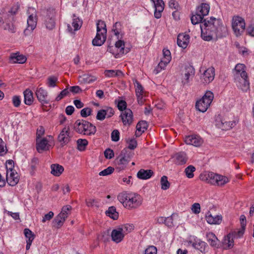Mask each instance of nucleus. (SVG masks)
I'll use <instances>...</instances> for the list:
<instances>
[{"label":"nucleus","instance_id":"obj_48","mask_svg":"<svg viewBox=\"0 0 254 254\" xmlns=\"http://www.w3.org/2000/svg\"><path fill=\"white\" fill-rule=\"evenodd\" d=\"M122 73L120 70H106L105 71V76L109 77L118 76L122 75Z\"/></svg>","mask_w":254,"mask_h":254},{"label":"nucleus","instance_id":"obj_27","mask_svg":"<svg viewBox=\"0 0 254 254\" xmlns=\"http://www.w3.org/2000/svg\"><path fill=\"white\" fill-rule=\"evenodd\" d=\"M153 175V172L151 170L140 169L137 173V177L141 180H147L150 178Z\"/></svg>","mask_w":254,"mask_h":254},{"label":"nucleus","instance_id":"obj_51","mask_svg":"<svg viewBox=\"0 0 254 254\" xmlns=\"http://www.w3.org/2000/svg\"><path fill=\"white\" fill-rule=\"evenodd\" d=\"M97 79L96 77L89 74H84L82 77V82L90 83Z\"/></svg>","mask_w":254,"mask_h":254},{"label":"nucleus","instance_id":"obj_4","mask_svg":"<svg viewBox=\"0 0 254 254\" xmlns=\"http://www.w3.org/2000/svg\"><path fill=\"white\" fill-rule=\"evenodd\" d=\"M214 98L213 93L207 91L201 99L197 101L195 104L196 109L201 112L206 111Z\"/></svg>","mask_w":254,"mask_h":254},{"label":"nucleus","instance_id":"obj_10","mask_svg":"<svg viewBox=\"0 0 254 254\" xmlns=\"http://www.w3.org/2000/svg\"><path fill=\"white\" fill-rule=\"evenodd\" d=\"M195 74L194 68L191 65L186 66L182 72V82L184 85L188 84L190 82V78L193 77Z\"/></svg>","mask_w":254,"mask_h":254},{"label":"nucleus","instance_id":"obj_52","mask_svg":"<svg viewBox=\"0 0 254 254\" xmlns=\"http://www.w3.org/2000/svg\"><path fill=\"white\" fill-rule=\"evenodd\" d=\"M195 168L192 165H190L188 167H187L185 170V172L186 173L187 177L188 178H193L194 176L193 172L195 171Z\"/></svg>","mask_w":254,"mask_h":254},{"label":"nucleus","instance_id":"obj_3","mask_svg":"<svg viewBox=\"0 0 254 254\" xmlns=\"http://www.w3.org/2000/svg\"><path fill=\"white\" fill-rule=\"evenodd\" d=\"M200 179L211 185L222 186L228 182V179L223 176L215 174L213 172H206L201 174Z\"/></svg>","mask_w":254,"mask_h":254},{"label":"nucleus","instance_id":"obj_37","mask_svg":"<svg viewBox=\"0 0 254 254\" xmlns=\"http://www.w3.org/2000/svg\"><path fill=\"white\" fill-rule=\"evenodd\" d=\"M209 5L207 3H203L200 6H198L196 10L198 13L201 14V16H204L207 15L209 11Z\"/></svg>","mask_w":254,"mask_h":254},{"label":"nucleus","instance_id":"obj_20","mask_svg":"<svg viewBox=\"0 0 254 254\" xmlns=\"http://www.w3.org/2000/svg\"><path fill=\"white\" fill-rule=\"evenodd\" d=\"M48 141L44 138L42 139L36 138V149L39 153H42L43 151L48 150Z\"/></svg>","mask_w":254,"mask_h":254},{"label":"nucleus","instance_id":"obj_62","mask_svg":"<svg viewBox=\"0 0 254 254\" xmlns=\"http://www.w3.org/2000/svg\"><path fill=\"white\" fill-rule=\"evenodd\" d=\"M14 167V161L12 160H8L6 162V169L7 173L9 172L14 171L13 168Z\"/></svg>","mask_w":254,"mask_h":254},{"label":"nucleus","instance_id":"obj_15","mask_svg":"<svg viewBox=\"0 0 254 254\" xmlns=\"http://www.w3.org/2000/svg\"><path fill=\"white\" fill-rule=\"evenodd\" d=\"M152 1L154 3L155 7L154 17L157 19H159L161 17L162 12L164 8V1L162 0H153Z\"/></svg>","mask_w":254,"mask_h":254},{"label":"nucleus","instance_id":"obj_2","mask_svg":"<svg viewBox=\"0 0 254 254\" xmlns=\"http://www.w3.org/2000/svg\"><path fill=\"white\" fill-rule=\"evenodd\" d=\"M118 199L123 206L127 209H135L142 204L140 195L132 193L123 192L118 196Z\"/></svg>","mask_w":254,"mask_h":254},{"label":"nucleus","instance_id":"obj_19","mask_svg":"<svg viewBox=\"0 0 254 254\" xmlns=\"http://www.w3.org/2000/svg\"><path fill=\"white\" fill-rule=\"evenodd\" d=\"M6 181L11 186H15L19 182V177L17 172L14 171L6 173Z\"/></svg>","mask_w":254,"mask_h":254},{"label":"nucleus","instance_id":"obj_23","mask_svg":"<svg viewBox=\"0 0 254 254\" xmlns=\"http://www.w3.org/2000/svg\"><path fill=\"white\" fill-rule=\"evenodd\" d=\"M238 123V120H234L233 121L230 122H223V121H221L220 124H217V126L218 127L221 128L222 129L227 130L234 127Z\"/></svg>","mask_w":254,"mask_h":254},{"label":"nucleus","instance_id":"obj_18","mask_svg":"<svg viewBox=\"0 0 254 254\" xmlns=\"http://www.w3.org/2000/svg\"><path fill=\"white\" fill-rule=\"evenodd\" d=\"M189 35L179 34L177 37L178 45L183 49L186 48L189 43Z\"/></svg>","mask_w":254,"mask_h":254},{"label":"nucleus","instance_id":"obj_21","mask_svg":"<svg viewBox=\"0 0 254 254\" xmlns=\"http://www.w3.org/2000/svg\"><path fill=\"white\" fill-rule=\"evenodd\" d=\"M248 78L239 77L235 80L236 84L238 87L241 88L243 91H247L250 89V83Z\"/></svg>","mask_w":254,"mask_h":254},{"label":"nucleus","instance_id":"obj_1","mask_svg":"<svg viewBox=\"0 0 254 254\" xmlns=\"http://www.w3.org/2000/svg\"><path fill=\"white\" fill-rule=\"evenodd\" d=\"M200 25L201 36L204 40L209 41L214 36H217L218 29L221 27L219 19L211 17L209 20L204 19Z\"/></svg>","mask_w":254,"mask_h":254},{"label":"nucleus","instance_id":"obj_30","mask_svg":"<svg viewBox=\"0 0 254 254\" xmlns=\"http://www.w3.org/2000/svg\"><path fill=\"white\" fill-rule=\"evenodd\" d=\"M148 127L147 123L145 121H141L136 125V132L135 135L137 137H139Z\"/></svg>","mask_w":254,"mask_h":254},{"label":"nucleus","instance_id":"obj_61","mask_svg":"<svg viewBox=\"0 0 254 254\" xmlns=\"http://www.w3.org/2000/svg\"><path fill=\"white\" fill-rule=\"evenodd\" d=\"M127 142L128 144L127 150L128 149L133 150L136 147L137 142L135 139H130L127 141Z\"/></svg>","mask_w":254,"mask_h":254},{"label":"nucleus","instance_id":"obj_9","mask_svg":"<svg viewBox=\"0 0 254 254\" xmlns=\"http://www.w3.org/2000/svg\"><path fill=\"white\" fill-rule=\"evenodd\" d=\"M56 11L54 8H49L47 10V14L45 18L44 24L46 27L49 30H52L56 24Z\"/></svg>","mask_w":254,"mask_h":254},{"label":"nucleus","instance_id":"obj_6","mask_svg":"<svg viewBox=\"0 0 254 254\" xmlns=\"http://www.w3.org/2000/svg\"><path fill=\"white\" fill-rule=\"evenodd\" d=\"M130 48L125 47V42L123 40H118L116 42L115 46L109 45L107 51L114 55L115 57L118 58L120 54H126L128 53Z\"/></svg>","mask_w":254,"mask_h":254},{"label":"nucleus","instance_id":"obj_42","mask_svg":"<svg viewBox=\"0 0 254 254\" xmlns=\"http://www.w3.org/2000/svg\"><path fill=\"white\" fill-rule=\"evenodd\" d=\"M77 149L80 151H84L88 145V141L85 139H78L76 141Z\"/></svg>","mask_w":254,"mask_h":254},{"label":"nucleus","instance_id":"obj_25","mask_svg":"<svg viewBox=\"0 0 254 254\" xmlns=\"http://www.w3.org/2000/svg\"><path fill=\"white\" fill-rule=\"evenodd\" d=\"M206 220L210 224H220L222 220V217L220 215L213 216L209 212L206 215Z\"/></svg>","mask_w":254,"mask_h":254},{"label":"nucleus","instance_id":"obj_24","mask_svg":"<svg viewBox=\"0 0 254 254\" xmlns=\"http://www.w3.org/2000/svg\"><path fill=\"white\" fill-rule=\"evenodd\" d=\"M124 237L123 233H122L119 228L114 229L112 231V240L116 243L121 242L123 240Z\"/></svg>","mask_w":254,"mask_h":254},{"label":"nucleus","instance_id":"obj_38","mask_svg":"<svg viewBox=\"0 0 254 254\" xmlns=\"http://www.w3.org/2000/svg\"><path fill=\"white\" fill-rule=\"evenodd\" d=\"M122 29L123 26L121 23L120 22H116L113 26L112 30L114 33L115 35L117 36L118 40H119L120 38H122V35H121V36H120Z\"/></svg>","mask_w":254,"mask_h":254},{"label":"nucleus","instance_id":"obj_64","mask_svg":"<svg viewBox=\"0 0 254 254\" xmlns=\"http://www.w3.org/2000/svg\"><path fill=\"white\" fill-rule=\"evenodd\" d=\"M117 107L118 109L120 111H123L124 110H126L127 109V103L124 100H120L118 102L117 104Z\"/></svg>","mask_w":254,"mask_h":254},{"label":"nucleus","instance_id":"obj_29","mask_svg":"<svg viewBox=\"0 0 254 254\" xmlns=\"http://www.w3.org/2000/svg\"><path fill=\"white\" fill-rule=\"evenodd\" d=\"M192 246L195 249L198 250L201 253H205L208 248L207 244L203 241L198 240L192 243Z\"/></svg>","mask_w":254,"mask_h":254},{"label":"nucleus","instance_id":"obj_53","mask_svg":"<svg viewBox=\"0 0 254 254\" xmlns=\"http://www.w3.org/2000/svg\"><path fill=\"white\" fill-rule=\"evenodd\" d=\"M24 234L25 237L27 239L26 241L32 242L34 239V235L33 233L29 229L25 228L24 230Z\"/></svg>","mask_w":254,"mask_h":254},{"label":"nucleus","instance_id":"obj_34","mask_svg":"<svg viewBox=\"0 0 254 254\" xmlns=\"http://www.w3.org/2000/svg\"><path fill=\"white\" fill-rule=\"evenodd\" d=\"M24 103L27 105H31L33 102V92L29 89H26L24 92Z\"/></svg>","mask_w":254,"mask_h":254},{"label":"nucleus","instance_id":"obj_32","mask_svg":"<svg viewBox=\"0 0 254 254\" xmlns=\"http://www.w3.org/2000/svg\"><path fill=\"white\" fill-rule=\"evenodd\" d=\"M51 173L55 176H60L64 171V167L58 164H54L51 166Z\"/></svg>","mask_w":254,"mask_h":254},{"label":"nucleus","instance_id":"obj_33","mask_svg":"<svg viewBox=\"0 0 254 254\" xmlns=\"http://www.w3.org/2000/svg\"><path fill=\"white\" fill-rule=\"evenodd\" d=\"M206 238L207 242L209 243L211 246L215 248H217L218 247L219 240L213 233L210 232L207 233L206 234Z\"/></svg>","mask_w":254,"mask_h":254},{"label":"nucleus","instance_id":"obj_59","mask_svg":"<svg viewBox=\"0 0 254 254\" xmlns=\"http://www.w3.org/2000/svg\"><path fill=\"white\" fill-rule=\"evenodd\" d=\"M157 250L155 246H151L146 248L144 254H157Z\"/></svg>","mask_w":254,"mask_h":254},{"label":"nucleus","instance_id":"obj_46","mask_svg":"<svg viewBox=\"0 0 254 254\" xmlns=\"http://www.w3.org/2000/svg\"><path fill=\"white\" fill-rule=\"evenodd\" d=\"M119 228L122 231V233H123V235L125 236L126 234H127L133 230L134 229V226L132 224H126Z\"/></svg>","mask_w":254,"mask_h":254},{"label":"nucleus","instance_id":"obj_58","mask_svg":"<svg viewBox=\"0 0 254 254\" xmlns=\"http://www.w3.org/2000/svg\"><path fill=\"white\" fill-rule=\"evenodd\" d=\"M111 139L113 141L117 142L120 139V132L117 129H114L111 133Z\"/></svg>","mask_w":254,"mask_h":254},{"label":"nucleus","instance_id":"obj_35","mask_svg":"<svg viewBox=\"0 0 254 254\" xmlns=\"http://www.w3.org/2000/svg\"><path fill=\"white\" fill-rule=\"evenodd\" d=\"M106 40V35H101L99 33H97L95 38L92 40V44L96 46H100L102 45Z\"/></svg>","mask_w":254,"mask_h":254},{"label":"nucleus","instance_id":"obj_12","mask_svg":"<svg viewBox=\"0 0 254 254\" xmlns=\"http://www.w3.org/2000/svg\"><path fill=\"white\" fill-rule=\"evenodd\" d=\"M58 141L61 143V145L67 144L70 140V136L69 135V128L68 127H64L61 131L58 138Z\"/></svg>","mask_w":254,"mask_h":254},{"label":"nucleus","instance_id":"obj_49","mask_svg":"<svg viewBox=\"0 0 254 254\" xmlns=\"http://www.w3.org/2000/svg\"><path fill=\"white\" fill-rule=\"evenodd\" d=\"M71 209L72 207L69 205L64 206L62 209L61 213H60L59 214L61 216H63L64 218L66 219L69 214V211L71 210Z\"/></svg>","mask_w":254,"mask_h":254},{"label":"nucleus","instance_id":"obj_44","mask_svg":"<svg viewBox=\"0 0 254 254\" xmlns=\"http://www.w3.org/2000/svg\"><path fill=\"white\" fill-rule=\"evenodd\" d=\"M203 16H201L200 14L198 13L197 11H196V13L191 17V21L192 24L195 25L201 22L203 24Z\"/></svg>","mask_w":254,"mask_h":254},{"label":"nucleus","instance_id":"obj_47","mask_svg":"<svg viewBox=\"0 0 254 254\" xmlns=\"http://www.w3.org/2000/svg\"><path fill=\"white\" fill-rule=\"evenodd\" d=\"M160 183L161 189L163 190H167L170 188V183L168 181V178L166 176H163L161 177Z\"/></svg>","mask_w":254,"mask_h":254},{"label":"nucleus","instance_id":"obj_28","mask_svg":"<svg viewBox=\"0 0 254 254\" xmlns=\"http://www.w3.org/2000/svg\"><path fill=\"white\" fill-rule=\"evenodd\" d=\"M173 157L175 158V163L178 165H183L186 163V154L183 152H178L175 154Z\"/></svg>","mask_w":254,"mask_h":254},{"label":"nucleus","instance_id":"obj_13","mask_svg":"<svg viewBox=\"0 0 254 254\" xmlns=\"http://www.w3.org/2000/svg\"><path fill=\"white\" fill-rule=\"evenodd\" d=\"M185 141L187 144L192 145L196 147L200 146L203 142V139L196 135H191L186 136Z\"/></svg>","mask_w":254,"mask_h":254},{"label":"nucleus","instance_id":"obj_63","mask_svg":"<svg viewBox=\"0 0 254 254\" xmlns=\"http://www.w3.org/2000/svg\"><path fill=\"white\" fill-rule=\"evenodd\" d=\"M92 110L90 108H85L82 109L80 111L81 116L82 117L86 118L90 116L91 114Z\"/></svg>","mask_w":254,"mask_h":254},{"label":"nucleus","instance_id":"obj_56","mask_svg":"<svg viewBox=\"0 0 254 254\" xmlns=\"http://www.w3.org/2000/svg\"><path fill=\"white\" fill-rule=\"evenodd\" d=\"M114 171V168L112 167H108L107 168L104 169V170L101 171L99 173L100 176H107L111 174Z\"/></svg>","mask_w":254,"mask_h":254},{"label":"nucleus","instance_id":"obj_45","mask_svg":"<svg viewBox=\"0 0 254 254\" xmlns=\"http://www.w3.org/2000/svg\"><path fill=\"white\" fill-rule=\"evenodd\" d=\"M178 218V215L177 214L173 213L170 216L166 217L165 224L169 227L174 226L173 221Z\"/></svg>","mask_w":254,"mask_h":254},{"label":"nucleus","instance_id":"obj_7","mask_svg":"<svg viewBox=\"0 0 254 254\" xmlns=\"http://www.w3.org/2000/svg\"><path fill=\"white\" fill-rule=\"evenodd\" d=\"M127 149H124L120 155L116 159V164L117 168L124 170L130 160L131 155L130 152L128 153Z\"/></svg>","mask_w":254,"mask_h":254},{"label":"nucleus","instance_id":"obj_50","mask_svg":"<svg viewBox=\"0 0 254 254\" xmlns=\"http://www.w3.org/2000/svg\"><path fill=\"white\" fill-rule=\"evenodd\" d=\"M58 77L55 76H50L47 78V85L49 87H54L56 86Z\"/></svg>","mask_w":254,"mask_h":254},{"label":"nucleus","instance_id":"obj_40","mask_svg":"<svg viewBox=\"0 0 254 254\" xmlns=\"http://www.w3.org/2000/svg\"><path fill=\"white\" fill-rule=\"evenodd\" d=\"M106 214L114 220H117L119 217V213L116 211V209L114 206H111L106 211Z\"/></svg>","mask_w":254,"mask_h":254},{"label":"nucleus","instance_id":"obj_57","mask_svg":"<svg viewBox=\"0 0 254 254\" xmlns=\"http://www.w3.org/2000/svg\"><path fill=\"white\" fill-rule=\"evenodd\" d=\"M69 93V91L68 88H65L64 90H62L60 93L57 96L55 100L57 101H59L61 99H62L64 97L67 96Z\"/></svg>","mask_w":254,"mask_h":254},{"label":"nucleus","instance_id":"obj_26","mask_svg":"<svg viewBox=\"0 0 254 254\" xmlns=\"http://www.w3.org/2000/svg\"><path fill=\"white\" fill-rule=\"evenodd\" d=\"M234 237L233 234L231 233H229L227 236L224 237L222 242L224 249H228L233 247L234 245Z\"/></svg>","mask_w":254,"mask_h":254},{"label":"nucleus","instance_id":"obj_60","mask_svg":"<svg viewBox=\"0 0 254 254\" xmlns=\"http://www.w3.org/2000/svg\"><path fill=\"white\" fill-rule=\"evenodd\" d=\"M106 118V112L104 109L100 110L98 111L96 119L99 121H103Z\"/></svg>","mask_w":254,"mask_h":254},{"label":"nucleus","instance_id":"obj_36","mask_svg":"<svg viewBox=\"0 0 254 254\" xmlns=\"http://www.w3.org/2000/svg\"><path fill=\"white\" fill-rule=\"evenodd\" d=\"M97 33H100L101 35H106L107 34L106 25L104 21L99 20L96 23Z\"/></svg>","mask_w":254,"mask_h":254},{"label":"nucleus","instance_id":"obj_5","mask_svg":"<svg viewBox=\"0 0 254 254\" xmlns=\"http://www.w3.org/2000/svg\"><path fill=\"white\" fill-rule=\"evenodd\" d=\"M28 17L27 18V27L24 31L25 36L30 35L37 25L36 10L34 8H29L27 10Z\"/></svg>","mask_w":254,"mask_h":254},{"label":"nucleus","instance_id":"obj_16","mask_svg":"<svg viewBox=\"0 0 254 254\" xmlns=\"http://www.w3.org/2000/svg\"><path fill=\"white\" fill-rule=\"evenodd\" d=\"M122 120L125 125H130L133 120V115L131 110L129 109H126L121 115Z\"/></svg>","mask_w":254,"mask_h":254},{"label":"nucleus","instance_id":"obj_39","mask_svg":"<svg viewBox=\"0 0 254 254\" xmlns=\"http://www.w3.org/2000/svg\"><path fill=\"white\" fill-rule=\"evenodd\" d=\"M65 219L59 214L54 218L53 221V226L56 228H60L64 224Z\"/></svg>","mask_w":254,"mask_h":254},{"label":"nucleus","instance_id":"obj_43","mask_svg":"<svg viewBox=\"0 0 254 254\" xmlns=\"http://www.w3.org/2000/svg\"><path fill=\"white\" fill-rule=\"evenodd\" d=\"M83 120H78L74 123V128L77 132L79 133L83 134L84 128V123H83Z\"/></svg>","mask_w":254,"mask_h":254},{"label":"nucleus","instance_id":"obj_41","mask_svg":"<svg viewBox=\"0 0 254 254\" xmlns=\"http://www.w3.org/2000/svg\"><path fill=\"white\" fill-rule=\"evenodd\" d=\"M82 24V21L78 17H77L75 14L73 15L72 26L74 28V31H76L79 29Z\"/></svg>","mask_w":254,"mask_h":254},{"label":"nucleus","instance_id":"obj_31","mask_svg":"<svg viewBox=\"0 0 254 254\" xmlns=\"http://www.w3.org/2000/svg\"><path fill=\"white\" fill-rule=\"evenodd\" d=\"M10 60L13 63L23 64L26 61V58L22 55L14 53L10 56Z\"/></svg>","mask_w":254,"mask_h":254},{"label":"nucleus","instance_id":"obj_17","mask_svg":"<svg viewBox=\"0 0 254 254\" xmlns=\"http://www.w3.org/2000/svg\"><path fill=\"white\" fill-rule=\"evenodd\" d=\"M36 95L39 102L42 104H48L49 101L47 100L48 96L47 91L43 88H39L36 91Z\"/></svg>","mask_w":254,"mask_h":254},{"label":"nucleus","instance_id":"obj_8","mask_svg":"<svg viewBox=\"0 0 254 254\" xmlns=\"http://www.w3.org/2000/svg\"><path fill=\"white\" fill-rule=\"evenodd\" d=\"M244 19L239 16H234L232 20V28L237 36L241 35L245 29Z\"/></svg>","mask_w":254,"mask_h":254},{"label":"nucleus","instance_id":"obj_14","mask_svg":"<svg viewBox=\"0 0 254 254\" xmlns=\"http://www.w3.org/2000/svg\"><path fill=\"white\" fill-rule=\"evenodd\" d=\"M235 80H236L239 77L247 78L248 74L246 71V66L244 64H238L235 67Z\"/></svg>","mask_w":254,"mask_h":254},{"label":"nucleus","instance_id":"obj_54","mask_svg":"<svg viewBox=\"0 0 254 254\" xmlns=\"http://www.w3.org/2000/svg\"><path fill=\"white\" fill-rule=\"evenodd\" d=\"M38 163V159L37 158H34L32 159L30 167V174L31 175H34L35 174V171L36 170L37 165Z\"/></svg>","mask_w":254,"mask_h":254},{"label":"nucleus","instance_id":"obj_11","mask_svg":"<svg viewBox=\"0 0 254 254\" xmlns=\"http://www.w3.org/2000/svg\"><path fill=\"white\" fill-rule=\"evenodd\" d=\"M215 76V69L210 67L204 71L200 77L201 82L203 84H208L212 81Z\"/></svg>","mask_w":254,"mask_h":254},{"label":"nucleus","instance_id":"obj_55","mask_svg":"<svg viewBox=\"0 0 254 254\" xmlns=\"http://www.w3.org/2000/svg\"><path fill=\"white\" fill-rule=\"evenodd\" d=\"M135 86V93L136 95L142 94L143 92V88L141 84L136 80L134 82Z\"/></svg>","mask_w":254,"mask_h":254},{"label":"nucleus","instance_id":"obj_22","mask_svg":"<svg viewBox=\"0 0 254 254\" xmlns=\"http://www.w3.org/2000/svg\"><path fill=\"white\" fill-rule=\"evenodd\" d=\"M83 123H84V127L85 128V129H83V134L91 135L96 133V127L95 126L85 120H83Z\"/></svg>","mask_w":254,"mask_h":254}]
</instances>
